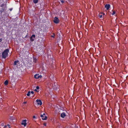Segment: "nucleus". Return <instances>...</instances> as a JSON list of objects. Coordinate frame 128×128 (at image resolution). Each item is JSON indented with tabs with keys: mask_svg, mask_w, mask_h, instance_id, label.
Wrapping results in <instances>:
<instances>
[{
	"mask_svg": "<svg viewBox=\"0 0 128 128\" xmlns=\"http://www.w3.org/2000/svg\"><path fill=\"white\" fill-rule=\"evenodd\" d=\"M18 62V61H15L14 62V65H17V63Z\"/></svg>",
	"mask_w": 128,
	"mask_h": 128,
	"instance_id": "12",
	"label": "nucleus"
},
{
	"mask_svg": "<svg viewBox=\"0 0 128 128\" xmlns=\"http://www.w3.org/2000/svg\"><path fill=\"white\" fill-rule=\"evenodd\" d=\"M51 36L52 37L54 38V35H52Z\"/></svg>",
	"mask_w": 128,
	"mask_h": 128,
	"instance_id": "28",
	"label": "nucleus"
},
{
	"mask_svg": "<svg viewBox=\"0 0 128 128\" xmlns=\"http://www.w3.org/2000/svg\"><path fill=\"white\" fill-rule=\"evenodd\" d=\"M43 124L44 126H46V124L45 123H44Z\"/></svg>",
	"mask_w": 128,
	"mask_h": 128,
	"instance_id": "20",
	"label": "nucleus"
},
{
	"mask_svg": "<svg viewBox=\"0 0 128 128\" xmlns=\"http://www.w3.org/2000/svg\"><path fill=\"white\" fill-rule=\"evenodd\" d=\"M98 16L100 18H102V13L99 14L98 15Z\"/></svg>",
	"mask_w": 128,
	"mask_h": 128,
	"instance_id": "11",
	"label": "nucleus"
},
{
	"mask_svg": "<svg viewBox=\"0 0 128 128\" xmlns=\"http://www.w3.org/2000/svg\"><path fill=\"white\" fill-rule=\"evenodd\" d=\"M6 127H7V126H6V125L4 126V128H6Z\"/></svg>",
	"mask_w": 128,
	"mask_h": 128,
	"instance_id": "27",
	"label": "nucleus"
},
{
	"mask_svg": "<svg viewBox=\"0 0 128 128\" xmlns=\"http://www.w3.org/2000/svg\"><path fill=\"white\" fill-rule=\"evenodd\" d=\"M7 126H10V125L9 124H8L7 125Z\"/></svg>",
	"mask_w": 128,
	"mask_h": 128,
	"instance_id": "32",
	"label": "nucleus"
},
{
	"mask_svg": "<svg viewBox=\"0 0 128 128\" xmlns=\"http://www.w3.org/2000/svg\"><path fill=\"white\" fill-rule=\"evenodd\" d=\"M30 92L28 91V93L27 94V95L28 96H30Z\"/></svg>",
	"mask_w": 128,
	"mask_h": 128,
	"instance_id": "15",
	"label": "nucleus"
},
{
	"mask_svg": "<svg viewBox=\"0 0 128 128\" xmlns=\"http://www.w3.org/2000/svg\"><path fill=\"white\" fill-rule=\"evenodd\" d=\"M9 52V50L8 49H6L2 52V57L4 58H5L8 56V53Z\"/></svg>",
	"mask_w": 128,
	"mask_h": 128,
	"instance_id": "1",
	"label": "nucleus"
},
{
	"mask_svg": "<svg viewBox=\"0 0 128 128\" xmlns=\"http://www.w3.org/2000/svg\"><path fill=\"white\" fill-rule=\"evenodd\" d=\"M33 118H36L35 116H34L33 117Z\"/></svg>",
	"mask_w": 128,
	"mask_h": 128,
	"instance_id": "26",
	"label": "nucleus"
},
{
	"mask_svg": "<svg viewBox=\"0 0 128 128\" xmlns=\"http://www.w3.org/2000/svg\"><path fill=\"white\" fill-rule=\"evenodd\" d=\"M35 37V35L34 34L32 35L30 38V40L32 42L34 41V39L33 38H34Z\"/></svg>",
	"mask_w": 128,
	"mask_h": 128,
	"instance_id": "6",
	"label": "nucleus"
},
{
	"mask_svg": "<svg viewBox=\"0 0 128 128\" xmlns=\"http://www.w3.org/2000/svg\"><path fill=\"white\" fill-rule=\"evenodd\" d=\"M26 102H24V104H26Z\"/></svg>",
	"mask_w": 128,
	"mask_h": 128,
	"instance_id": "30",
	"label": "nucleus"
},
{
	"mask_svg": "<svg viewBox=\"0 0 128 128\" xmlns=\"http://www.w3.org/2000/svg\"><path fill=\"white\" fill-rule=\"evenodd\" d=\"M66 116L64 112H63L61 114V116L62 118H64Z\"/></svg>",
	"mask_w": 128,
	"mask_h": 128,
	"instance_id": "9",
	"label": "nucleus"
},
{
	"mask_svg": "<svg viewBox=\"0 0 128 128\" xmlns=\"http://www.w3.org/2000/svg\"><path fill=\"white\" fill-rule=\"evenodd\" d=\"M1 125L3 126L4 125V124L3 123H2L1 124Z\"/></svg>",
	"mask_w": 128,
	"mask_h": 128,
	"instance_id": "22",
	"label": "nucleus"
},
{
	"mask_svg": "<svg viewBox=\"0 0 128 128\" xmlns=\"http://www.w3.org/2000/svg\"><path fill=\"white\" fill-rule=\"evenodd\" d=\"M5 6H6V4H3L1 6V7H3Z\"/></svg>",
	"mask_w": 128,
	"mask_h": 128,
	"instance_id": "16",
	"label": "nucleus"
},
{
	"mask_svg": "<svg viewBox=\"0 0 128 128\" xmlns=\"http://www.w3.org/2000/svg\"><path fill=\"white\" fill-rule=\"evenodd\" d=\"M36 89L37 90H38L39 89V87L38 86H37L36 87Z\"/></svg>",
	"mask_w": 128,
	"mask_h": 128,
	"instance_id": "21",
	"label": "nucleus"
},
{
	"mask_svg": "<svg viewBox=\"0 0 128 128\" xmlns=\"http://www.w3.org/2000/svg\"><path fill=\"white\" fill-rule=\"evenodd\" d=\"M8 128H10V127H9Z\"/></svg>",
	"mask_w": 128,
	"mask_h": 128,
	"instance_id": "33",
	"label": "nucleus"
},
{
	"mask_svg": "<svg viewBox=\"0 0 128 128\" xmlns=\"http://www.w3.org/2000/svg\"><path fill=\"white\" fill-rule=\"evenodd\" d=\"M8 81L7 80H6L4 82V84L6 86L8 85Z\"/></svg>",
	"mask_w": 128,
	"mask_h": 128,
	"instance_id": "10",
	"label": "nucleus"
},
{
	"mask_svg": "<svg viewBox=\"0 0 128 128\" xmlns=\"http://www.w3.org/2000/svg\"><path fill=\"white\" fill-rule=\"evenodd\" d=\"M26 120H23L22 121L21 124L23 125L24 127L26 126L27 124L26 123Z\"/></svg>",
	"mask_w": 128,
	"mask_h": 128,
	"instance_id": "3",
	"label": "nucleus"
},
{
	"mask_svg": "<svg viewBox=\"0 0 128 128\" xmlns=\"http://www.w3.org/2000/svg\"><path fill=\"white\" fill-rule=\"evenodd\" d=\"M110 6L109 4H106L105 6L107 10H108L110 8Z\"/></svg>",
	"mask_w": 128,
	"mask_h": 128,
	"instance_id": "8",
	"label": "nucleus"
},
{
	"mask_svg": "<svg viewBox=\"0 0 128 128\" xmlns=\"http://www.w3.org/2000/svg\"><path fill=\"white\" fill-rule=\"evenodd\" d=\"M37 61V60L36 58H34V62H36Z\"/></svg>",
	"mask_w": 128,
	"mask_h": 128,
	"instance_id": "17",
	"label": "nucleus"
},
{
	"mask_svg": "<svg viewBox=\"0 0 128 128\" xmlns=\"http://www.w3.org/2000/svg\"><path fill=\"white\" fill-rule=\"evenodd\" d=\"M53 21L56 24L58 23L60 21L58 18L56 17H55L54 18Z\"/></svg>",
	"mask_w": 128,
	"mask_h": 128,
	"instance_id": "2",
	"label": "nucleus"
},
{
	"mask_svg": "<svg viewBox=\"0 0 128 128\" xmlns=\"http://www.w3.org/2000/svg\"><path fill=\"white\" fill-rule=\"evenodd\" d=\"M42 115H43V116H45V113H44Z\"/></svg>",
	"mask_w": 128,
	"mask_h": 128,
	"instance_id": "29",
	"label": "nucleus"
},
{
	"mask_svg": "<svg viewBox=\"0 0 128 128\" xmlns=\"http://www.w3.org/2000/svg\"><path fill=\"white\" fill-rule=\"evenodd\" d=\"M60 1L62 3H64V1L63 0H61Z\"/></svg>",
	"mask_w": 128,
	"mask_h": 128,
	"instance_id": "19",
	"label": "nucleus"
},
{
	"mask_svg": "<svg viewBox=\"0 0 128 128\" xmlns=\"http://www.w3.org/2000/svg\"><path fill=\"white\" fill-rule=\"evenodd\" d=\"M40 116L42 118V120H46L47 118V117L46 116H43V115H41Z\"/></svg>",
	"mask_w": 128,
	"mask_h": 128,
	"instance_id": "7",
	"label": "nucleus"
},
{
	"mask_svg": "<svg viewBox=\"0 0 128 128\" xmlns=\"http://www.w3.org/2000/svg\"><path fill=\"white\" fill-rule=\"evenodd\" d=\"M36 101L37 102L38 105H41L42 104V102L40 100L37 99L36 100Z\"/></svg>",
	"mask_w": 128,
	"mask_h": 128,
	"instance_id": "5",
	"label": "nucleus"
},
{
	"mask_svg": "<svg viewBox=\"0 0 128 128\" xmlns=\"http://www.w3.org/2000/svg\"><path fill=\"white\" fill-rule=\"evenodd\" d=\"M37 89H34V90L35 91H36L37 92H38V91H37Z\"/></svg>",
	"mask_w": 128,
	"mask_h": 128,
	"instance_id": "24",
	"label": "nucleus"
},
{
	"mask_svg": "<svg viewBox=\"0 0 128 128\" xmlns=\"http://www.w3.org/2000/svg\"><path fill=\"white\" fill-rule=\"evenodd\" d=\"M4 10V9L3 8H2L1 10H0V12H1V13H2V12H3Z\"/></svg>",
	"mask_w": 128,
	"mask_h": 128,
	"instance_id": "14",
	"label": "nucleus"
},
{
	"mask_svg": "<svg viewBox=\"0 0 128 128\" xmlns=\"http://www.w3.org/2000/svg\"><path fill=\"white\" fill-rule=\"evenodd\" d=\"M31 93L32 94H34V92L33 91H31Z\"/></svg>",
	"mask_w": 128,
	"mask_h": 128,
	"instance_id": "23",
	"label": "nucleus"
},
{
	"mask_svg": "<svg viewBox=\"0 0 128 128\" xmlns=\"http://www.w3.org/2000/svg\"><path fill=\"white\" fill-rule=\"evenodd\" d=\"M2 41V39L0 38V42Z\"/></svg>",
	"mask_w": 128,
	"mask_h": 128,
	"instance_id": "25",
	"label": "nucleus"
},
{
	"mask_svg": "<svg viewBox=\"0 0 128 128\" xmlns=\"http://www.w3.org/2000/svg\"><path fill=\"white\" fill-rule=\"evenodd\" d=\"M10 11H11L12 10V9L10 8Z\"/></svg>",
	"mask_w": 128,
	"mask_h": 128,
	"instance_id": "31",
	"label": "nucleus"
},
{
	"mask_svg": "<svg viewBox=\"0 0 128 128\" xmlns=\"http://www.w3.org/2000/svg\"><path fill=\"white\" fill-rule=\"evenodd\" d=\"M33 2L34 3H37L38 2V0H33Z\"/></svg>",
	"mask_w": 128,
	"mask_h": 128,
	"instance_id": "13",
	"label": "nucleus"
},
{
	"mask_svg": "<svg viewBox=\"0 0 128 128\" xmlns=\"http://www.w3.org/2000/svg\"><path fill=\"white\" fill-rule=\"evenodd\" d=\"M116 12L114 11H113V13H112V15H114L115 14Z\"/></svg>",
	"mask_w": 128,
	"mask_h": 128,
	"instance_id": "18",
	"label": "nucleus"
},
{
	"mask_svg": "<svg viewBox=\"0 0 128 128\" xmlns=\"http://www.w3.org/2000/svg\"><path fill=\"white\" fill-rule=\"evenodd\" d=\"M42 76L41 75H39V74H36L34 76V78L36 79H38L39 78H41Z\"/></svg>",
	"mask_w": 128,
	"mask_h": 128,
	"instance_id": "4",
	"label": "nucleus"
}]
</instances>
